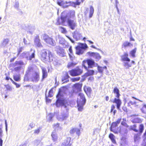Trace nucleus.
Masks as SVG:
<instances>
[{
	"instance_id": "f257e3e1",
	"label": "nucleus",
	"mask_w": 146,
	"mask_h": 146,
	"mask_svg": "<svg viewBox=\"0 0 146 146\" xmlns=\"http://www.w3.org/2000/svg\"><path fill=\"white\" fill-rule=\"evenodd\" d=\"M64 88H61L59 90L58 95L56 96L57 99L56 103V105L57 107H64L67 110H68L67 106L69 105V104L67 100H66L64 97L65 94Z\"/></svg>"
},
{
	"instance_id": "f03ea898",
	"label": "nucleus",
	"mask_w": 146,
	"mask_h": 146,
	"mask_svg": "<svg viewBox=\"0 0 146 146\" xmlns=\"http://www.w3.org/2000/svg\"><path fill=\"white\" fill-rule=\"evenodd\" d=\"M41 56V59L44 62H50L53 61V64L55 66L59 64L58 60L55 59L51 52L49 50H42Z\"/></svg>"
},
{
	"instance_id": "7ed1b4c3",
	"label": "nucleus",
	"mask_w": 146,
	"mask_h": 146,
	"mask_svg": "<svg viewBox=\"0 0 146 146\" xmlns=\"http://www.w3.org/2000/svg\"><path fill=\"white\" fill-rule=\"evenodd\" d=\"M42 38L44 40L47 44L52 46H54L56 45V42L53 39L49 37L47 35L44 34L41 36Z\"/></svg>"
},
{
	"instance_id": "20e7f679",
	"label": "nucleus",
	"mask_w": 146,
	"mask_h": 146,
	"mask_svg": "<svg viewBox=\"0 0 146 146\" xmlns=\"http://www.w3.org/2000/svg\"><path fill=\"white\" fill-rule=\"evenodd\" d=\"M88 47L86 44L81 43L79 46L76 48V53L78 55H80L83 53L85 49Z\"/></svg>"
},
{
	"instance_id": "39448f33",
	"label": "nucleus",
	"mask_w": 146,
	"mask_h": 146,
	"mask_svg": "<svg viewBox=\"0 0 146 146\" xmlns=\"http://www.w3.org/2000/svg\"><path fill=\"white\" fill-rule=\"evenodd\" d=\"M95 63L94 60H88L87 61H83L82 65L84 68L87 70V67L86 65L88 66V68H92L95 66Z\"/></svg>"
},
{
	"instance_id": "423d86ee",
	"label": "nucleus",
	"mask_w": 146,
	"mask_h": 146,
	"mask_svg": "<svg viewBox=\"0 0 146 146\" xmlns=\"http://www.w3.org/2000/svg\"><path fill=\"white\" fill-rule=\"evenodd\" d=\"M69 74L72 76L79 75L82 72V70L78 67L69 71Z\"/></svg>"
},
{
	"instance_id": "0eeeda50",
	"label": "nucleus",
	"mask_w": 146,
	"mask_h": 146,
	"mask_svg": "<svg viewBox=\"0 0 146 146\" xmlns=\"http://www.w3.org/2000/svg\"><path fill=\"white\" fill-rule=\"evenodd\" d=\"M68 116L69 114L67 112L62 113L60 115L57 116L56 118L59 121H62L66 120L68 117Z\"/></svg>"
},
{
	"instance_id": "6e6552de",
	"label": "nucleus",
	"mask_w": 146,
	"mask_h": 146,
	"mask_svg": "<svg viewBox=\"0 0 146 146\" xmlns=\"http://www.w3.org/2000/svg\"><path fill=\"white\" fill-rule=\"evenodd\" d=\"M68 26L72 30H74L76 25V21L70 19H68L67 21Z\"/></svg>"
},
{
	"instance_id": "1a4fd4ad",
	"label": "nucleus",
	"mask_w": 146,
	"mask_h": 146,
	"mask_svg": "<svg viewBox=\"0 0 146 146\" xmlns=\"http://www.w3.org/2000/svg\"><path fill=\"white\" fill-rule=\"evenodd\" d=\"M56 50L57 54L62 57H64L66 56V53L64 50L59 46H56Z\"/></svg>"
},
{
	"instance_id": "9d476101",
	"label": "nucleus",
	"mask_w": 146,
	"mask_h": 146,
	"mask_svg": "<svg viewBox=\"0 0 146 146\" xmlns=\"http://www.w3.org/2000/svg\"><path fill=\"white\" fill-rule=\"evenodd\" d=\"M87 54L91 56H93L96 60V61L99 60L101 58V56L99 54L97 53L88 52L87 53Z\"/></svg>"
},
{
	"instance_id": "9b49d317",
	"label": "nucleus",
	"mask_w": 146,
	"mask_h": 146,
	"mask_svg": "<svg viewBox=\"0 0 146 146\" xmlns=\"http://www.w3.org/2000/svg\"><path fill=\"white\" fill-rule=\"evenodd\" d=\"M71 138L67 137L65 139L61 145V146H71L70 143Z\"/></svg>"
},
{
	"instance_id": "f8f14e48",
	"label": "nucleus",
	"mask_w": 146,
	"mask_h": 146,
	"mask_svg": "<svg viewBox=\"0 0 146 146\" xmlns=\"http://www.w3.org/2000/svg\"><path fill=\"white\" fill-rule=\"evenodd\" d=\"M113 103L116 104L117 108L118 110H119L120 106L121 104V100L118 98H115L113 100L112 102Z\"/></svg>"
},
{
	"instance_id": "ddd939ff",
	"label": "nucleus",
	"mask_w": 146,
	"mask_h": 146,
	"mask_svg": "<svg viewBox=\"0 0 146 146\" xmlns=\"http://www.w3.org/2000/svg\"><path fill=\"white\" fill-rule=\"evenodd\" d=\"M31 79L32 81L33 82H37L39 80V77L38 74L36 72H35L33 73V74Z\"/></svg>"
},
{
	"instance_id": "4468645a",
	"label": "nucleus",
	"mask_w": 146,
	"mask_h": 146,
	"mask_svg": "<svg viewBox=\"0 0 146 146\" xmlns=\"http://www.w3.org/2000/svg\"><path fill=\"white\" fill-rule=\"evenodd\" d=\"M78 100L79 102H83L85 101V103L86 102V100L83 93H80L78 94V98L77 100Z\"/></svg>"
},
{
	"instance_id": "2eb2a0df",
	"label": "nucleus",
	"mask_w": 146,
	"mask_h": 146,
	"mask_svg": "<svg viewBox=\"0 0 146 146\" xmlns=\"http://www.w3.org/2000/svg\"><path fill=\"white\" fill-rule=\"evenodd\" d=\"M77 103L78 110L80 111H82L83 110V106L85 104V101L80 102L78 100L77 101Z\"/></svg>"
},
{
	"instance_id": "dca6fc26",
	"label": "nucleus",
	"mask_w": 146,
	"mask_h": 146,
	"mask_svg": "<svg viewBox=\"0 0 146 146\" xmlns=\"http://www.w3.org/2000/svg\"><path fill=\"white\" fill-rule=\"evenodd\" d=\"M73 34L74 38L76 40H79L82 37V36L81 34L77 31L74 32Z\"/></svg>"
},
{
	"instance_id": "f3484780",
	"label": "nucleus",
	"mask_w": 146,
	"mask_h": 146,
	"mask_svg": "<svg viewBox=\"0 0 146 146\" xmlns=\"http://www.w3.org/2000/svg\"><path fill=\"white\" fill-rule=\"evenodd\" d=\"M66 17H61L60 19H58L56 24L57 25L62 24L64 25V23L66 21Z\"/></svg>"
},
{
	"instance_id": "a211bd4d",
	"label": "nucleus",
	"mask_w": 146,
	"mask_h": 146,
	"mask_svg": "<svg viewBox=\"0 0 146 146\" xmlns=\"http://www.w3.org/2000/svg\"><path fill=\"white\" fill-rule=\"evenodd\" d=\"M75 132L76 134L79 136L80 134V130L77 128H73L70 131V133L71 134H73Z\"/></svg>"
},
{
	"instance_id": "6ab92c4d",
	"label": "nucleus",
	"mask_w": 146,
	"mask_h": 146,
	"mask_svg": "<svg viewBox=\"0 0 146 146\" xmlns=\"http://www.w3.org/2000/svg\"><path fill=\"white\" fill-rule=\"evenodd\" d=\"M35 44L38 47H41L42 46L41 43L40 42V40L38 37H36L35 40Z\"/></svg>"
},
{
	"instance_id": "aec40b11",
	"label": "nucleus",
	"mask_w": 146,
	"mask_h": 146,
	"mask_svg": "<svg viewBox=\"0 0 146 146\" xmlns=\"http://www.w3.org/2000/svg\"><path fill=\"white\" fill-rule=\"evenodd\" d=\"M41 68L42 72V79H43L47 77V73L46 70L45 68L42 67Z\"/></svg>"
},
{
	"instance_id": "412c9836",
	"label": "nucleus",
	"mask_w": 146,
	"mask_h": 146,
	"mask_svg": "<svg viewBox=\"0 0 146 146\" xmlns=\"http://www.w3.org/2000/svg\"><path fill=\"white\" fill-rule=\"evenodd\" d=\"M9 41V40L7 38L4 39L1 44V46L4 47L5 46Z\"/></svg>"
},
{
	"instance_id": "4be33fe9",
	"label": "nucleus",
	"mask_w": 146,
	"mask_h": 146,
	"mask_svg": "<svg viewBox=\"0 0 146 146\" xmlns=\"http://www.w3.org/2000/svg\"><path fill=\"white\" fill-rule=\"evenodd\" d=\"M82 87V85L79 83H77L74 85V87L77 90V91L78 92L80 90Z\"/></svg>"
},
{
	"instance_id": "5701e85b",
	"label": "nucleus",
	"mask_w": 146,
	"mask_h": 146,
	"mask_svg": "<svg viewBox=\"0 0 146 146\" xmlns=\"http://www.w3.org/2000/svg\"><path fill=\"white\" fill-rule=\"evenodd\" d=\"M94 9L93 7L92 6H90V8L89 15L90 18H91L94 14Z\"/></svg>"
},
{
	"instance_id": "b1692460",
	"label": "nucleus",
	"mask_w": 146,
	"mask_h": 146,
	"mask_svg": "<svg viewBox=\"0 0 146 146\" xmlns=\"http://www.w3.org/2000/svg\"><path fill=\"white\" fill-rule=\"evenodd\" d=\"M131 121L133 123H139L141 122V120L138 117L132 118Z\"/></svg>"
},
{
	"instance_id": "393cba45",
	"label": "nucleus",
	"mask_w": 146,
	"mask_h": 146,
	"mask_svg": "<svg viewBox=\"0 0 146 146\" xmlns=\"http://www.w3.org/2000/svg\"><path fill=\"white\" fill-rule=\"evenodd\" d=\"M128 54L127 53H125L124 55L122 56V58L124 61H130V59L127 57Z\"/></svg>"
},
{
	"instance_id": "a878e982",
	"label": "nucleus",
	"mask_w": 146,
	"mask_h": 146,
	"mask_svg": "<svg viewBox=\"0 0 146 146\" xmlns=\"http://www.w3.org/2000/svg\"><path fill=\"white\" fill-rule=\"evenodd\" d=\"M51 136L52 137V139L53 141H55L57 140L58 137L56 133L55 132H52Z\"/></svg>"
},
{
	"instance_id": "bb28decb",
	"label": "nucleus",
	"mask_w": 146,
	"mask_h": 146,
	"mask_svg": "<svg viewBox=\"0 0 146 146\" xmlns=\"http://www.w3.org/2000/svg\"><path fill=\"white\" fill-rule=\"evenodd\" d=\"M54 116V115L52 113H50L47 116V120L49 121H52V118Z\"/></svg>"
},
{
	"instance_id": "cd10ccee",
	"label": "nucleus",
	"mask_w": 146,
	"mask_h": 146,
	"mask_svg": "<svg viewBox=\"0 0 146 146\" xmlns=\"http://www.w3.org/2000/svg\"><path fill=\"white\" fill-rule=\"evenodd\" d=\"M122 46H124V47H131L133 46V44L127 41H126L123 43Z\"/></svg>"
},
{
	"instance_id": "c85d7f7f",
	"label": "nucleus",
	"mask_w": 146,
	"mask_h": 146,
	"mask_svg": "<svg viewBox=\"0 0 146 146\" xmlns=\"http://www.w3.org/2000/svg\"><path fill=\"white\" fill-rule=\"evenodd\" d=\"M114 93L116 94L115 96L117 98H119L120 94L119 93V90L117 88H115L114 89L113 91Z\"/></svg>"
},
{
	"instance_id": "c756f323",
	"label": "nucleus",
	"mask_w": 146,
	"mask_h": 146,
	"mask_svg": "<svg viewBox=\"0 0 146 146\" xmlns=\"http://www.w3.org/2000/svg\"><path fill=\"white\" fill-rule=\"evenodd\" d=\"M129 127V129L130 130H133L136 132H138V130L136 129L137 126L136 124H134Z\"/></svg>"
},
{
	"instance_id": "7c9ffc66",
	"label": "nucleus",
	"mask_w": 146,
	"mask_h": 146,
	"mask_svg": "<svg viewBox=\"0 0 146 146\" xmlns=\"http://www.w3.org/2000/svg\"><path fill=\"white\" fill-rule=\"evenodd\" d=\"M58 38L59 40V43L60 44L63 45L65 44V41L64 40V39L63 38L60 36H59Z\"/></svg>"
},
{
	"instance_id": "2f4dec72",
	"label": "nucleus",
	"mask_w": 146,
	"mask_h": 146,
	"mask_svg": "<svg viewBox=\"0 0 146 146\" xmlns=\"http://www.w3.org/2000/svg\"><path fill=\"white\" fill-rule=\"evenodd\" d=\"M24 63L23 62L21 61H16L13 64V66H16L18 65H23Z\"/></svg>"
},
{
	"instance_id": "473e14b6",
	"label": "nucleus",
	"mask_w": 146,
	"mask_h": 146,
	"mask_svg": "<svg viewBox=\"0 0 146 146\" xmlns=\"http://www.w3.org/2000/svg\"><path fill=\"white\" fill-rule=\"evenodd\" d=\"M14 79L16 81H19L21 80L20 75L16 74L13 76Z\"/></svg>"
},
{
	"instance_id": "72a5a7b5",
	"label": "nucleus",
	"mask_w": 146,
	"mask_h": 146,
	"mask_svg": "<svg viewBox=\"0 0 146 146\" xmlns=\"http://www.w3.org/2000/svg\"><path fill=\"white\" fill-rule=\"evenodd\" d=\"M109 137L113 143H116L114 139V136L113 134L110 133L109 135Z\"/></svg>"
},
{
	"instance_id": "f704fd0d",
	"label": "nucleus",
	"mask_w": 146,
	"mask_h": 146,
	"mask_svg": "<svg viewBox=\"0 0 146 146\" xmlns=\"http://www.w3.org/2000/svg\"><path fill=\"white\" fill-rule=\"evenodd\" d=\"M137 50L136 48H135L134 49L132 50L130 52V54L131 56L133 57H135V53L136 52Z\"/></svg>"
},
{
	"instance_id": "c9c22d12",
	"label": "nucleus",
	"mask_w": 146,
	"mask_h": 146,
	"mask_svg": "<svg viewBox=\"0 0 146 146\" xmlns=\"http://www.w3.org/2000/svg\"><path fill=\"white\" fill-rule=\"evenodd\" d=\"M144 130V126L143 124H140L139 127V134L141 135Z\"/></svg>"
},
{
	"instance_id": "e433bc0d",
	"label": "nucleus",
	"mask_w": 146,
	"mask_h": 146,
	"mask_svg": "<svg viewBox=\"0 0 146 146\" xmlns=\"http://www.w3.org/2000/svg\"><path fill=\"white\" fill-rule=\"evenodd\" d=\"M29 55V54L28 52H24L22 53V56H23V58H25L27 60H29V57H28V56Z\"/></svg>"
},
{
	"instance_id": "4c0bfd02",
	"label": "nucleus",
	"mask_w": 146,
	"mask_h": 146,
	"mask_svg": "<svg viewBox=\"0 0 146 146\" xmlns=\"http://www.w3.org/2000/svg\"><path fill=\"white\" fill-rule=\"evenodd\" d=\"M65 76L62 79V81H64V82H68V79L70 78V77L68 74H66Z\"/></svg>"
},
{
	"instance_id": "58836bf2",
	"label": "nucleus",
	"mask_w": 146,
	"mask_h": 146,
	"mask_svg": "<svg viewBox=\"0 0 146 146\" xmlns=\"http://www.w3.org/2000/svg\"><path fill=\"white\" fill-rule=\"evenodd\" d=\"M140 135L139 133V134H136L134 136V140L135 142H136L139 139V136Z\"/></svg>"
},
{
	"instance_id": "ea45409f",
	"label": "nucleus",
	"mask_w": 146,
	"mask_h": 146,
	"mask_svg": "<svg viewBox=\"0 0 146 146\" xmlns=\"http://www.w3.org/2000/svg\"><path fill=\"white\" fill-rule=\"evenodd\" d=\"M80 77H77L76 78H71V80L72 81L74 82L76 81H78L80 80Z\"/></svg>"
},
{
	"instance_id": "a19ab883",
	"label": "nucleus",
	"mask_w": 146,
	"mask_h": 146,
	"mask_svg": "<svg viewBox=\"0 0 146 146\" xmlns=\"http://www.w3.org/2000/svg\"><path fill=\"white\" fill-rule=\"evenodd\" d=\"M76 64V63L73 62H69L68 65V68L72 67L74 66Z\"/></svg>"
},
{
	"instance_id": "79ce46f5",
	"label": "nucleus",
	"mask_w": 146,
	"mask_h": 146,
	"mask_svg": "<svg viewBox=\"0 0 146 146\" xmlns=\"http://www.w3.org/2000/svg\"><path fill=\"white\" fill-rule=\"evenodd\" d=\"M40 141L39 140H36L34 141V146H37L40 143Z\"/></svg>"
},
{
	"instance_id": "37998d69",
	"label": "nucleus",
	"mask_w": 146,
	"mask_h": 146,
	"mask_svg": "<svg viewBox=\"0 0 146 146\" xmlns=\"http://www.w3.org/2000/svg\"><path fill=\"white\" fill-rule=\"evenodd\" d=\"M117 124L115 122H113L111 125V130L112 131V128L116 127L117 125Z\"/></svg>"
},
{
	"instance_id": "c03bdc74",
	"label": "nucleus",
	"mask_w": 146,
	"mask_h": 146,
	"mask_svg": "<svg viewBox=\"0 0 146 146\" xmlns=\"http://www.w3.org/2000/svg\"><path fill=\"white\" fill-rule=\"evenodd\" d=\"M88 70V76L92 75L94 74V71L93 70Z\"/></svg>"
},
{
	"instance_id": "a18cd8bd",
	"label": "nucleus",
	"mask_w": 146,
	"mask_h": 146,
	"mask_svg": "<svg viewBox=\"0 0 146 146\" xmlns=\"http://www.w3.org/2000/svg\"><path fill=\"white\" fill-rule=\"evenodd\" d=\"M35 51H34L31 55H30L29 58V60H31L32 58H34L35 56Z\"/></svg>"
},
{
	"instance_id": "49530a36",
	"label": "nucleus",
	"mask_w": 146,
	"mask_h": 146,
	"mask_svg": "<svg viewBox=\"0 0 146 146\" xmlns=\"http://www.w3.org/2000/svg\"><path fill=\"white\" fill-rule=\"evenodd\" d=\"M141 111L142 113H146V105H144L142 108L141 109Z\"/></svg>"
},
{
	"instance_id": "de8ad7c7",
	"label": "nucleus",
	"mask_w": 146,
	"mask_h": 146,
	"mask_svg": "<svg viewBox=\"0 0 146 146\" xmlns=\"http://www.w3.org/2000/svg\"><path fill=\"white\" fill-rule=\"evenodd\" d=\"M128 143L126 141H123L121 143V146H127Z\"/></svg>"
},
{
	"instance_id": "09e8293b",
	"label": "nucleus",
	"mask_w": 146,
	"mask_h": 146,
	"mask_svg": "<svg viewBox=\"0 0 146 146\" xmlns=\"http://www.w3.org/2000/svg\"><path fill=\"white\" fill-rule=\"evenodd\" d=\"M71 17H74L75 16V12L74 10H71L70 11Z\"/></svg>"
},
{
	"instance_id": "8fccbe9b",
	"label": "nucleus",
	"mask_w": 146,
	"mask_h": 146,
	"mask_svg": "<svg viewBox=\"0 0 146 146\" xmlns=\"http://www.w3.org/2000/svg\"><path fill=\"white\" fill-rule=\"evenodd\" d=\"M54 128L56 129L58 128V129H61V127L59 126V124L57 123L56 124H54Z\"/></svg>"
},
{
	"instance_id": "3c124183",
	"label": "nucleus",
	"mask_w": 146,
	"mask_h": 146,
	"mask_svg": "<svg viewBox=\"0 0 146 146\" xmlns=\"http://www.w3.org/2000/svg\"><path fill=\"white\" fill-rule=\"evenodd\" d=\"M21 68V66H18L15 67L14 68V70L17 72H19L20 71Z\"/></svg>"
},
{
	"instance_id": "603ef678",
	"label": "nucleus",
	"mask_w": 146,
	"mask_h": 146,
	"mask_svg": "<svg viewBox=\"0 0 146 146\" xmlns=\"http://www.w3.org/2000/svg\"><path fill=\"white\" fill-rule=\"evenodd\" d=\"M60 31L61 32L63 33H65L67 32L66 29L63 27H61L60 28Z\"/></svg>"
},
{
	"instance_id": "864d4df0",
	"label": "nucleus",
	"mask_w": 146,
	"mask_h": 146,
	"mask_svg": "<svg viewBox=\"0 0 146 146\" xmlns=\"http://www.w3.org/2000/svg\"><path fill=\"white\" fill-rule=\"evenodd\" d=\"M98 69L99 72L100 73L102 72L103 70L102 67L98 66Z\"/></svg>"
},
{
	"instance_id": "5fc2aeb1",
	"label": "nucleus",
	"mask_w": 146,
	"mask_h": 146,
	"mask_svg": "<svg viewBox=\"0 0 146 146\" xmlns=\"http://www.w3.org/2000/svg\"><path fill=\"white\" fill-rule=\"evenodd\" d=\"M124 66L127 69L129 67L131 66V65H130L127 62H125L124 63Z\"/></svg>"
},
{
	"instance_id": "6e6d98bb",
	"label": "nucleus",
	"mask_w": 146,
	"mask_h": 146,
	"mask_svg": "<svg viewBox=\"0 0 146 146\" xmlns=\"http://www.w3.org/2000/svg\"><path fill=\"white\" fill-rule=\"evenodd\" d=\"M52 92L53 90L52 89L49 91V92L48 95V97H51L52 96Z\"/></svg>"
},
{
	"instance_id": "4d7b16f0",
	"label": "nucleus",
	"mask_w": 146,
	"mask_h": 146,
	"mask_svg": "<svg viewBox=\"0 0 146 146\" xmlns=\"http://www.w3.org/2000/svg\"><path fill=\"white\" fill-rule=\"evenodd\" d=\"M6 89L8 91H11L12 90V88L9 85H7L5 86Z\"/></svg>"
},
{
	"instance_id": "13d9d810",
	"label": "nucleus",
	"mask_w": 146,
	"mask_h": 146,
	"mask_svg": "<svg viewBox=\"0 0 146 146\" xmlns=\"http://www.w3.org/2000/svg\"><path fill=\"white\" fill-rule=\"evenodd\" d=\"M29 28L30 29L29 30L27 31L29 32L30 33H31L34 30V28L33 27H29Z\"/></svg>"
},
{
	"instance_id": "bf43d9fd",
	"label": "nucleus",
	"mask_w": 146,
	"mask_h": 146,
	"mask_svg": "<svg viewBox=\"0 0 146 146\" xmlns=\"http://www.w3.org/2000/svg\"><path fill=\"white\" fill-rule=\"evenodd\" d=\"M121 124L126 127H129V126L127 125V124L124 121H122L121 123Z\"/></svg>"
},
{
	"instance_id": "052dcab7",
	"label": "nucleus",
	"mask_w": 146,
	"mask_h": 146,
	"mask_svg": "<svg viewBox=\"0 0 146 146\" xmlns=\"http://www.w3.org/2000/svg\"><path fill=\"white\" fill-rule=\"evenodd\" d=\"M69 56L70 58V59L72 60H73L74 58V57L73 54H71L70 53H69Z\"/></svg>"
},
{
	"instance_id": "680f3d73",
	"label": "nucleus",
	"mask_w": 146,
	"mask_h": 146,
	"mask_svg": "<svg viewBox=\"0 0 146 146\" xmlns=\"http://www.w3.org/2000/svg\"><path fill=\"white\" fill-rule=\"evenodd\" d=\"M69 52L68 53L69 54V53H70L71 54H73L72 50V47L71 46H70V47L69 49Z\"/></svg>"
},
{
	"instance_id": "e2e57ef3",
	"label": "nucleus",
	"mask_w": 146,
	"mask_h": 146,
	"mask_svg": "<svg viewBox=\"0 0 146 146\" xmlns=\"http://www.w3.org/2000/svg\"><path fill=\"white\" fill-rule=\"evenodd\" d=\"M40 131V129H38L35 130L34 133L38 134L39 133Z\"/></svg>"
},
{
	"instance_id": "0e129e2a",
	"label": "nucleus",
	"mask_w": 146,
	"mask_h": 146,
	"mask_svg": "<svg viewBox=\"0 0 146 146\" xmlns=\"http://www.w3.org/2000/svg\"><path fill=\"white\" fill-rule=\"evenodd\" d=\"M144 138V142L143 143V146H146V137H143Z\"/></svg>"
},
{
	"instance_id": "69168bd1",
	"label": "nucleus",
	"mask_w": 146,
	"mask_h": 146,
	"mask_svg": "<svg viewBox=\"0 0 146 146\" xmlns=\"http://www.w3.org/2000/svg\"><path fill=\"white\" fill-rule=\"evenodd\" d=\"M127 104L128 106H130L131 105H133V102L131 101H129V102Z\"/></svg>"
},
{
	"instance_id": "338daca9",
	"label": "nucleus",
	"mask_w": 146,
	"mask_h": 146,
	"mask_svg": "<svg viewBox=\"0 0 146 146\" xmlns=\"http://www.w3.org/2000/svg\"><path fill=\"white\" fill-rule=\"evenodd\" d=\"M19 5V3L18 2H16L14 6V7L16 9H18Z\"/></svg>"
},
{
	"instance_id": "774afa93",
	"label": "nucleus",
	"mask_w": 146,
	"mask_h": 146,
	"mask_svg": "<svg viewBox=\"0 0 146 146\" xmlns=\"http://www.w3.org/2000/svg\"><path fill=\"white\" fill-rule=\"evenodd\" d=\"M62 0H58L57 3L58 5H61L62 4Z\"/></svg>"
}]
</instances>
